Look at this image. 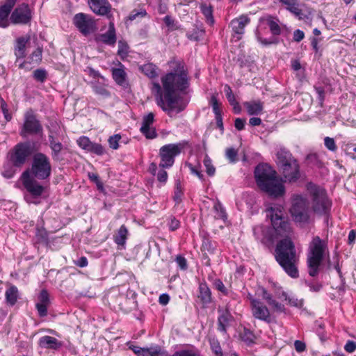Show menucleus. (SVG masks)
Here are the masks:
<instances>
[{"mask_svg":"<svg viewBox=\"0 0 356 356\" xmlns=\"http://www.w3.org/2000/svg\"><path fill=\"white\" fill-rule=\"evenodd\" d=\"M324 145L325 147L331 152H334L337 150V146L334 138H332L326 136L324 138Z\"/></svg>","mask_w":356,"mask_h":356,"instance_id":"c03bdc74","label":"nucleus"},{"mask_svg":"<svg viewBox=\"0 0 356 356\" xmlns=\"http://www.w3.org/2000/svg\"><path fill=\"white\" fill-rule=\"evenodd\" d=\"M157 180L162 183L165 184L168 179V173L163 169L160 170L156 174Z\"/></svg>","mask_w":356,"mask_h":356,"instance_id":"bf43d9fd","label":"nucleus"},{"mask_svg":"<svg viewBox=\"0 0 356 356\" xmlns=\"http://www.w3.org/2000/svg\"><path fill=\"white\" fill-rule=\"evenodd\" d=\"M202 248L204 251L207 252L209 254H213L216 246L211 241L205 240L202 243Z\"/></svg>","mask_w":356,"mask_h":356,"instance_id":"09e8293b","label":"nucleus"},{"mask_svg":"<svg viewBox=\"0 0 356 356\" xmlns=\"http://www.w3.org/2000/svg\"><path fill=\"white\" fill-rule=\"evenodd\" d=\"M252 316L260 321L270 323L273 321L268 308L259 300H252L251 307Z\"/></svg>","mask_w":356,"mask_h":356,"instance_id":"4468645a","label":"nucleus"},{"mask_svg":"<svg viewBox=\"0 0 356 356\" xmlns=\"http://www.w3.org/2000/svg\"><path fill=\"white\" fill-rule=\"evenodd\" d=\"M250 22V19L246 15H241L238 18H235L231 22V27L233 32L238 35H242L245 32V27ZM241 36L238 37L240 39Z\"/></svg>","mask_w":356,"mask_h":356,"instance_id":"aec40b11","label":"nucleus"},{"mask_svg":"<svg viewBox=\"0 0 356 356\" xmlns=\"http://www.w3.org/2000/svg\"><path fill=\"white\" fill-rule=\"evenodd\" d=\"M176 262L181 269L184 270L186 268V259L184 257L181 255L177 256L176 258Z\"/></svg>","mask_w":356,"mask_h":356,"instance_id":"69168bd1","label":"nucleus"},{"mask_svg":"<svg viewBox=\"0 0 356 356\" xmlns=\"http://www.w3.org/2000/svg\"><path fill=\"white\" fill-rule=\"evenodd\" d=\"M307 191L312 197V209L318 215H327L330 212L332 202L324 189L314 184L309 183Z\"/></svg>","mask_w":356,"mask_h":356,"instance_id":"39448f33","label":"nucleus"},{"mask_svg":"<svg viewBox=\"0 0 356 356\" xmlns=\"http://www.w3.org/2000/svg\"><path fill=\"white\" fill-rule=\"evenodd\" d=\"M214 284H215L216 288L218 291H220V292H222L224 294L227 293V290L221 280H216Z\"/></svg>","mask_w":356,"mask_h":356,"instance_id":"338daca9","label":"nucleus"},{"mask_svg":"<svg viewBox=\"0 0 356 356\" xmlns=\"http://www.w3.org/2000/svg\"><path fill=\"white\" fill-rule=\"evenodd\" d=\"M218 312L220 314L218 318V330L222 332H226L232 320V316L227 308L219 307Z\"/></svg>","mask_w":356,"mask_h":356,"instance_id":"6ab92c4d","label":"nucleus"},{"mask_svg":"<svg viewBox=\"0 0 356 356\" xmlns=\"http://www.w3.org/2000/svg\"><path fill=\"white\" fill-rule=\"evenodd\" d=\"M290 213L296 222L308 223L309 222V202L307 197L295 194L291 198Z\"/></svg>","mask_w":356,"mask_h":356,"instance_id":"6e6552de","label":"nucleus"},{"mask_svg":"<svg viewBox=\"0 0 356 356\" xmlns=\"http://www.w3.org/2000/svg\"><path fill=\"white\" fill-rule=\"evenodd\" d=\"M266 212V216L270 218L276 233L281 236H287L291 232V227L289 222L284 216L282 208L280 206L274 205L268 208Z\"/></svg>","mask_w":356,"mask_h":356,"instance_id":"0eeeda50","label":"nucleus"},{"mask_svg":"<svg viewBox=\"0 0 356 356\" xmlns=\"http://www.w3.org/2000/svg\"><path fill=\"white\" fill-rule=\"evenodd\" d=\"M30 176L39 180L47 179L51 173V165L49 157L41 152L35 154L31 168Z\"/></svg>","mask_w":356,"mask_h":356,"instance_id":"423d86ee","label":"nucleus"},{"mask_svg":"<svg viewBox=\"0 0 356 356\" xmlns=\"http://www.w3.org/2000/svg\"><path fill=\"white\" fill-rule=\"evenodd\" d=\"M183 195H184V188L181 185L180 179H177L175 181V191H174L173 200L176 202L177 204H179L182 201Z\"/></svg>","mask_w":356,"mask_h":356,"instance_id":"72a5a7b5","label":"nucleus"},{"mask_svg":"<svg viewBox=\"0 0 356 356\" xmlns=\"http://www.w3.org/2000/svg\"><path fill=\"white\" fill-rule=\"evenodd\" d=\"M112 75L117 84L123 86L125 83L127 74L122 68H113Z\"/></svg>","mask_w":356,"mask_h":356,"instance_id":"c756f323","label":"nucleus"},{"mask_svg":"<svg viewBox=\"0 0 356 356\" xmlns=\"http://www.w3.org/2000/svg\"><path fill=\"white\" fill-rule=\"evenodd\" d=\"M33 78L40 83L44 82L47 77V72L44 69H37L33 72Z\"/></svg>","mask_w":356,"mask_h":356,"instance_id":"ea45409f","label":"nucleus"},{"mask_svg":"<svg viewBox=\"0 0 356 356\" xmlns=\"http://www.w3.org/2000/svg\"><path fill=\"white\" fill-rule=\"evenodd\" d=\"M154 115L152 113H149L144 116L140 127L142 134L149 139L154 138L156 136L155 129L151 127L154 122Z\"/></svg>","mask_w":356,"mask_h":356,"instance_id":"a211bd4d","label":"nucleus"},{"mask_svg":"<svg viewBox=\"0 0 356 356\" xmlns=\"http://www.w3.org/2000/svg\"><path fill=\"white\" fill-rule=\"evenodd\" d=\"M277 173L266 163L259 164L254 170V177L259 188L273 197H280L284 193V185L279 181Z\"/></svg>","mask_w":356,"mask_h":356,"instance_id":"f03ea898","label":"nucleus"},{"mask_svg":"<svg viewBox=\"0 0 356 356\" xmlns=\"http://www.w3.org/2000/svg\"><path fill=\"white\" fill-rule=\"evenodd\" d=\"M49 147L51 149V156L54 161L61 160L60 152L63 149V144L57 140L56 138L51 135H49Z\"/></svg>","mask_w":356,"mask_h":356,"instance_id":"5701e85b","label":"nucleus"},{"mask_svg":"<svg viewBox=\"0 0 356 356\" xmlns=\"http://www.w3.org/2000/svg\"><path fill=\"white\" fill-rule=\"evenodd\" d=\"M295 349L298 353L303 352L306 348L305 343L300 340H296L294 342Z\"/></svg>","mask_w":356,"mask_h":356,"instance_id":"e2e57ef3","label":"nucleus"},{"mask_svg":"<svg viewBox=\"0 0 356 356\" xmlns=\"http://www.w3.org/2000/svg\"><path fill=\"white\" fill-rule=\"evenodd\" d=\"M147 15L145 9H140L139 10H134L129 16V19L133 21L137 17H143Z\"/></svg>","mask_w":356,"mask_h":356,"instance_id":"8fccbe9b","label":"nucleus"},{"mask_svg":"<svg viewBox=\"0 0 356 356\" xmlns=\"http://www.w3.org/2000/svg\"><path fill=\"white\" fill-rule=\"evenodd\" d=\"M182 148L183 146L179 143H171L162 146L159 149L161 157L159 167L162 168L172 167L175 163V158L181 153Z\"/></svg>","mask_w":356,"mask_h":356,"instance_id":"9d476101","label":"nucleus"},{"mask_svg":"<svg viewBox=\"0 0 356 356\" xmlns=\"http://www.w3.org/2000/svg\"><path fill=\"white\" fill-rule=\"evenodd\" d=\"M211 346L216 356H222V349L218 341H213L211 342Z\"/></svg>","mask_w":356,"mask_h":356,"instance_id":"4d7b16f0","label":"nucleus"},{"mask_svg":"<svg viewBox=\"0 0 356 356\" xmlns=\"http://www.w3.org/2000/svg\"><path fill=\"white\" fill-rule=\"evenodd\" d=\"M163 22L171 31L177 30L178 29L177 24L175 22V20L169 15H166L163 18Z\"/></svg>","mask_w":356,"mask_h":356,"instance_id":"603ef678","label":"nucleus"},{"mask_svg":"<svg viewBox=\"0 0 356 356\" xmlns=\"http://www.w3.org/2000/svg\"><path fill=\"white\" fill-rule=\"evenodd\" d=\"M100 40L104 44L108 45H114L116 42V35L114 24L113 22L109 23L108 31L103 34L99 35Z\"/></svg>","mask_w":356,"mask_h":356,"instance_id":"b1692460","label":"nucleus"},{"mask_svg":"<svg viewBox=\"0 0 356 356\" xmlns=\"http://www.w3.org/2000/svg\"><path fill=\"white\" fill-rule=\"evenodd\" d=\"M128 229L125 225H122L114 235V241L119 245H123L127 240Z\"/></svg>","mask_w":356,"mask_h":356,"instance_id":"c85d7f7f","label":"nucleus"},{"mask_svg":"<svg viewBox=\"0 0 356 356\" xmlns=\"http://www.w3.org/2000/svg\"><path fill=\"white\" fill-rule=\"evenodd\" d=\"M200 294L198 298L204 305H207L211 302V292L208 286L204 283H201L199 286Z\"/></svg>","mask_w":356,"mask_h":356,"instance_id":"bb28decb","label":"nucleus"},{"mask_svg":"<svg viewBox=\"0 0 356 356\" xmlns=\"http://www.w3.org/2000/svg\"><path fill=\"white\" fill-rule=\"evenodd\" d=\"M73 22L79 31L86 35L96 29V24L92 16L80 13L76 14L74 17Z\"/></svg>","mask_w":356,"mask_h":356,"instance_id":"f8f14e48","label":"nucleus"},{"mask_svg":"<svg viewBox=\"0 0 356 356\" xmlns=\"http://www.w3.org/2000/svg\"><path fill=\"white\" fill-rule=\"evenodd\" d=\"M224 91L225 92L226 97L229 102V104L233 106L234 110H236V108H238V112H240L241 108L238 105V103L236 100V98L232 92V90L229 86L226 85L224 88Z\"/></svg>","mask_w":356,"mask_h":356,"instance_id":"473e14b6","label":"nucleus"},{"mask_svg":"<svg viewBox=\"0 0 356 356\" xmlns=\"http://www.w3.org/2000/svg\"><path fill=\"white\" fill-rule=\"evenodd\" d=\"M161 83L163 94L159 95L157 105L170 117H173L187 106V102L177 95V92H184L189 86L184 65L177 63L172 71L162 76Z\"/></svg>","mask_w":356,"mask_h":356,"instance_id":"f257e3e1","label":"nucleus"},{"mask_svg":"<svg viewBox=\"0 0 356 356\" xmlns=\"http://www.w3.org/2000/svg\"><path fill=\"white\" fill-rule=\"evenodd\" d=\"M43 128L40 122L31 112H27L24 115V120L19 134L23 138L29 135H42Z\"/></svg>","mask_w":356,"mask_h":356,"instance_id":"9b49d317","label":"nucleus"},{"mask_svg":"<svg viewBox=\"0 0 356 356\" xmlns=\"http://www.w3.org/2000/svg\"><path fill=\"white\" fill-rule=\"evenodd\" d=\"M36 179V178L30 176L29 170H25L21 175L24 187L34 197H40L44 191V187L38 183Z\"/></svg>","mask_w":356,"mask_h":356,"instance_id":"ddd939ff","label":"nucleus"},{"mask_svg":"<svg viewBox=\"0 0 356 356\" xmlns=\"http://www.w3.org/2000/svg\"><path fill=\"white\" fill-rule=\"evenodd\" d=\"M19 298V291L15 286H10L5 292V299L8 305L13 306Z\"/></svg>","mask_w":356,"mask_h":356,"instance_id":"393cba45","label":"nucleus"},{"mask_svg":"<svg viewBox=\"0 0 356 356\" xmlns=\"http://www.w3.org/2000/svg\"><path fill=\"white\" fill-rule=\"evenodd\" d=\"M180 222L176 219L175 217H172L170 218V221L169 222V228L171 231H175L179 227Z\"/></svg>","mask_w":356,"mask_h":356,"instance_id":"680f3d73","label":"nucleus"},{"mask_svg":"<svg viewBox=\"0 0 356 356\" xmlns=\"http://www.w3.org/2000/svg\"><path fill=\"white\" fill-rule=\"evenodd\" d=\"M346 351L353 353L356 350V343L353 341H348L344 346Z\"/></svg>","mask_w":356,"mask_h":356,"instance_id":"774afa93","label":"nucleus"},{"mask_svg":"<svg viewBox=\"0 0 356 356\" xmlns=\"http://www.w3.org/2000/svg\"><path fill=\"white\" fill-rule=\"evenodd\" d=\"M282 296L285 300H288L289 304L292 307L301 308L304 305L303 299H298L294 296H289L285 292L282 293Z\"/></svg>","mask_w":356,"mask_h":356,"instance_id":"f704fd0d","label":"nucleus"},{"mask_svg":"<svg viewBox=\"0 0 356 356\" xmlns=\"http://www.w3.org/2000/svg\"><path fill=\"white\" fill-rule=\"evenodd\" d=\"M242 340L247 343L248 344H250L254 343L255 337L253 334V333L250 331L249 330L245 329L242 335H241Z\"/></svg>","mask_w":356,"mask_h":356,"instance_id":"a18cd8bd","label":"nucleus"},{"mask_svg":"<svg viewBox=\"0 0 356 356\" xmlns=\"http://www.w3.org/2000/svg\"><path fill=\"white\" fill-rule=\"evenodd\" d=\"M270 306H272L275 312H285V307L284 305L278 302L275 300H273L270 303L268 304Z\"/></svg>","mask_w":356,"mask_h":356,"instance_id":"6e6d98bb","label":"nucleus"},{"mask_svg":"<svg viewBox=\"0 0 356 356\" xmlns=\"http://www.w3.org/2000/svg\"><path fill=\"white\" fill-rule=\"evenodd\" d=\"M38 298V303L49 304V294L46 290L41 291Z\"/></svg>","mask_w":356,"mask_h":356,"instance_id":"052dcab7","label":"nucleus"},{"mask_svg":"<svg viewBox=\"0 0 356 356\" xmlns=\"http://www.w3.org/2000/svg\"><path fill=\"white\" fill-rule=\"evenodd\" d=\"M31 19V10L29 6L22 3L15 9L10 16V20L13 24H27Z\"/></svg>","mask_w":356,"mask_h":356,"instance_id":"dca6fc26","label":"nucleus"},{"mask_svg":"<svg viewBox=\"0 0 356 356\" xmlns=\"http://www.w3.org/2000/svg\"><path fill=\"white\" fill-rule=\"evenodd\" d=\"M85 71L87 72L88 75L93 79L101 78L102 79L104 80V77L100 74L99 71H97L90 67H88Z\"/></svg>","mask_w":356,"mask_h":356,"instance_id":"13d9d810","label":"nucleus"},{"mask_svg":"<svg viewBox=\"0 0 356 356\" xmlns=\"http://www.w3.org/2000/svg\"><path fill=\"white\" fill-rule=\"evenodd\" d=\"M1 108L2 110V112L3 113L4 118H6V121H10L12 118L11 115L9 113L8 105L6 102L4 101L3 99H1Z\"/></svg>","mask_w":356,"mask_h":356,"instance_id":"3c124183","label":"nucleus"},{"mask_svg":"<svg viewBox=\"0 0 356 356\" xmlns=\"http://www.w3.org/2000/svg\"><path fill=\"white\" fill-rule=\"evenodd\" d=\"M275 259L289 276L293 278L298 277L295 247L289 238H285L277 243L275 249Z\"/></svg>","mask_w":356,"mask_h":356,"instance_id":"7ed1b4c3","label":"nucleus"},{"mask_svg":"<svg viewBox=\"0 0 356 356\" xmlns=\"http://www.w3.org/2000/svg\"><path fill=\"white\" fill-rule=\"evenodd\" d=\"M28 40L29 39L24 37L19 38L17 40L15 49V54L17 58H21L25 56V48Z\"/></svg>","mask_w":356,"mask_h":356,"instance_id":"cd10ccee","label":"nucleus"},{"mask_svg":"<svg viewBox=\"0 0 356 356\" xmlns=\"http://www.w3.org/2000/svg\"><path fill=\"white\" fill-rule=\"evenodd\" d=\"M280 170L286 181L289 182H296L300 177V165L296 159L280 168Z\"/></svg>","mask_w":356,"mask_h":356,"instance_id":"2eb2a0df","label":"nucleus"},{"mask_svg":"<svg viewBox=\"0 0 356 356\" xmlns=\"http://www.w3.org/2000/svg\"><path fill=\"white\" fill-rule=\"evenodd\" d=\"M200 9L202 13V14L206 17L208 22L211 24H212L214 22L213 17V9L211 6L207 5L206 3H202L200 6Z\"/></svg>","mask_w":356,"mask_h":356,"instance_id":"c9c22d12","label":"nucleus"},{"mask_svg":"<svg viewBox=\"0 0 356 356\" xmlns=\"http://www.w3.org/2000/svg\"><path fill=\"white\" fill-rule=\"evenodd\" d=\"M226 157L229 161L230 163H235L237 161V151L233 148L230 147L227 149L226 150Z\"/></svg>","mask_w":356,"mask_h":356,"instance_id":"de8ad7c7","label":"nucleus"},{"mask_svg":"<svg viewBox=\"0 0 356 356\" xmlns=\"http://www.w3.org/2000/svg\"><path fill=\"white\" fill-rule=\"evenodd\" d=\"M141 71L148 77L154 78L158 76L157 67L152 63H147L140 67Z\"/></svg>","mask_w":356,"mask_h":356,"instance_id":"7c9ffc66","label":"nucleus"},{"mask_svg":"<svg viewBox=\"0 0 356 356\" xmlns=\"http://www.w3.org/2000/svg\"><path fill=\"white\" fill-rule=\"evenodd\" d=\"M33 151L30 142L19 143L10 152V161L15 167H22L31 156Z\"/></svg>","mask_w":356,"mask_h":356,"instance_id":"1a4fd4ad","label":"nucleus"},{"mask_svg":"<svg viewBox=\"0 0 356 356\" xmlns=\"http://www.w3.org/2000/svg\"><path fill=\"white\" fill-rule=\"evenodd\" d=\"M39 346L45 349L58 350L63 346V343L51 336H43L39 339Z\"/></svg>","mask_w":356,"mask_h":356,"instance_id":"412c9836","label":"nucleus"},{"mask_svg":"<svg viewBox=\"0 0 356 356\" xmlns=\"http://www.w3.org/2000/svg\"><path fill=\"white\" fill-rule=\"evenodd\" d=\"M90 142V140L86 136H81L77 140L78 145L84 150L88 148V144Z\"/></svg>","mask_w":356,"mask_h":356,"instance_id":"5fc2aeb1","label":"nucleus"},{"mask_svg":"<svg viewBox=\"0 0 356 356\" xmlns=\"http://www.w3.org/2000/svg\"><path fill=\"white\" fill-rule=\"evenodd\" d=\"M121 139V136L120 134H115L109 137L108 138V144L111 148L113 149H117L119 148V141Z\"/></svg>","mask_w":356,"mask_h":356,"instance_id":"49530a36","label":"nucleus"},{"mask_svg":"<svg viewBox=\"0 0 356 356\" xmlns=\"http://www.w3.org/2000/svg\"><path fill=\"white\" fill-rule=\"evenodd\" d=\"M88 3L95 14L110 17L111 5L108 0H88Z\"/></svg>","mask_w":356,"mask_h":356,"instance_id":"f3484780","label":"nucleus"},{"mask_svg":"<svg viewBox=\"0 0 356 356\" xmlns=\"http://www.w3.org/2000/svg\"><path fill=\"white\" fill-rule=\"evenodd\" d=\"M244 106L250 115H259L263 111V104L260 101L247 102L244 103Z\"/></svg>","mask_w":356,"mask_h":356,"instance_id":"a878e982","label":"nucleus"},{"mask_svg":"<svg viewBox=\"0 0 356 356\" xmlns=\"http://www.w3.org/2000/svg\"><path fill=\"white\" fill-rule=\"evenodd\" d=\"M305 38V33L302 31L297 29L293 32V40L296 42H300Z\"/></svg>","mask_w":356,"mask_h":356,"instance_id":"0e129e2a","label":"nucleus"},{"mask_svg":"<svg viewBox=\"0 0 356 356\" xmlns=\"http://www.w3.org/2000/svg\"><path fill=\"white\" fill-rule=\"evenodd\" d=\"M268 25L271 33L275 35H278L281 33V29L277 22L274 21L272 17L268 19Z\"/></svg>","mask_w":356,"mask_h":356,"instance_id":"79ce46f5","label":"nucleus"},{"mask_svg":"<svg viewBox=\"0 0 356 356\" xmlns=\"http://www.w3.org/2000/svg\"><path fill=\"white\" fill-rule=\"evenodd\" d=\"M210 104L216 116L221 115L220 104L216 95H213L210 99Z\"/></svg>","mask_w":356,"mask_h":356,"instance_id":"58836bf2","label":"nucleus"},{"mask_svg":"<svg viewBox=\"0 0 356 356\" xmlns=\"http://www.w3.org/2000/svg\"><path fill=\"white\" fill-rule=\"evenodd\" d=\"M214 210L216 211L215 215L216 218L225 219L226 218V213L222 204L220 202H217L213 206Z\"/></svg>","mask_w":356,"mask_h":356,"instance_id":"37998d69","label":"nucleus"},{"mask_svg":"<svg viewBox=\"0 0 356 356\" xmlns=\"http://www.w3.org/2000/svg\"><path fill=\"white\" fill-rule=\"evenodd\" d=\"M10 10L1 6L0 7V27L6 28L9 25L8 15Z\"/></svg>","mask_w":356,"mask_h":356,"instance_id":"e433bc0d","label":"nucleus"},{"mask_svg":"<svg viewBox=\"0 0 356 356\" xmlns=\"http://www.w3.org/2000/svg\"><path fill=\"white\" fill-rule=\"evenodd\" d=\"M48 304L36 303L35 307L38 310V314L40 317H44L47 315Z\"/></svg>","mask_w":356,"mask_h":356,"instance_id":"864d4df0","label":"nucleus"},{"mask_svg":"<svg viewBox=\"0 0 356 356\" xmlns=\"http://www.w3.org/2000/svg\"><path fill=\"white\" fill-rule=\"evenodd\" d=\"M327 249V243L319 236L313 238L309 246L307 254L308 273L310 276L315 277L318 273L319 266Z\"/></svg>","mask_w":356,"mask_h":356,"instance_id":"20e7f679","label":"nucleus"},{"mask_svg":"<svg viewBox=\"0 0 356 356\" xmlns=\"http://www.w3.org/2000/svg\"><path fill=\"white\" fill-rule=\"evenodd\" d=\"M91 86L92 88L93 91L99 95H101L104 97H110V92L106 88V87L101 84L100 83L97 81H92Z\"/></svg>","mask_w":356,"mask_h":356,"instance_id":"2f4dec72","label":"nucleus"},{"mask_svg":"<svg viewBox=\"0 0 356 356\" xmlns=\"http://www.w3.org/2000/svg\"><path fill=\"white\" fill-rule=\"evenodd\" d=\"M86 151L94 153L97 155H102L104 154V148L101 144L90 142L88 144V148Z\"/></svg>","mask_w":356,"mask_h":356,"instance_id":"4c0bfd02","label":"nucleus"},{"mask_svg":"<svg viewBox=\"0 0 356 356\" xmlns=\"http://www.w3.org/2000/svg\"><path fill=\"white\" fill-rule=\"evenodd\" d=\"M294 159L291 153L285 148H280L276 153V163L279 168L290 163Z\"/></svg>","mask_w":356,"mask_h":356,"instance_id":"4be33fe9","label":"nucleus"},{"mask_svg":"<svg viewBox=\"0 0 356 356\" xmlns=\"http://www.w3.org/2000/svg\"><path fill=\"white\" fill-rule=\"evenodd\" d=\"M204 165L206 168L208 175L213 176L216 172V168L213 165L211 159L207 155L204 159Z\"/></svg>","mask_w":356,"mask_h":356,"instance_id":"a19ab883","label":"nucleus"}]
</instances>
